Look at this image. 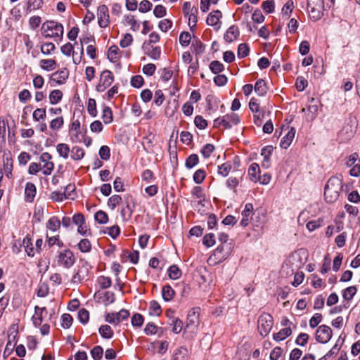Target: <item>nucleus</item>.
Segmentation results:
<instances>
[{
  "mask_svg": "<svg viewBox=\"0 0 360 360\" xmlns=\"http://www.w3.org/2000/svg\"><path fill=\"white\" fill-rule=\"evenodd\" d=\"M342 190V179L338 176H332L328 181L324 191L326 200L328 202H335Z\"/></svg>",
  "mask_w": 360,
  "mask_h": 360,
  "instance_id": "f257e3e1",
  "label": "nucleus"
},
{
  "mask_svg": "<svg viewBox=\"0 0 360 360\" xmlns=\"http://www.w3.org/2000/svg\"><path fill=\"white\" fill-rule=\"evenodd\" d=\"M41 31L45 37H62L63 26L55 21H47L42 25Z\"/></svg>",
  "mask_w": 360,
  "mask_h": 360,
  "instance_id": "f03ea898",
  "label": "nucleus"
},
{
  "mask_svg": "<svg viewBox=\"0 0 360 360\" xmlns=\"http://www.w3.org/2000/svg\"><path fill=\"white\" fill-rule=\"evenodd\" d=\"M307 10L311 20H319L325 11L323 0H307Z\"/></svg>",
  "mask_w": 360,
  "mask_h": 360,
  "instance_id": "7ed1b4c3",
  "label": "nucleus"
},
{
  "mask_svg": "<svg viewBox=\"0 0 360 360\" xmlns=\"http://www.w3.org/2000/svg\"><path fill=\"white\" fill-rule=\"evenodd\" d=\"M91 269L90 264L84 259H80L77 266V271L72 276V282L79 283L88 276L89 270Z\"/></svg>",
  "mask_w": 360,
  "mask_h": 360,
  "instance_id": "20e7f679",
  "label": "nucleus"
},
{
  "mask_svg": "<svg viewBox=\"0 0 360 360\" xmlns=\"http://www.w3.org/2000/svg\"><path fill=\"white\" fill-rule=\"evenodd\" d=\"M56 261L59 266L70 269L75 263V257L71 250H64L57 255Z\"/></svg>",
  "mask_w": 360,
  "mask_h": 360,
  "instance_id": "39448f33",
  "label": "nucleus"
},
{
  "mask_svg": "<svg viewBox=\"0 0 360 360\" xmlns=\"http://www.w3.org/2000/svg\"><path fill=\"white\" fill-rule=\"evenodd\" d=\"M258 331L264 337L266 336L273 327V317L269 314H262L258 319Z\"/></svg>",
  "mask_w": 360,
  "mask_h": 360,
  "instance_id": "423d86ee",
  "label": "nucleus"
},
{
  "mask_svg": "<svg viewBox=\"0 0 360 360\" xmlns=\"http://www.w3.org/2000/svg\"><path fill=\"white\" fill-rule=\"evenodd\" d=\"M51 159L52 156L48 152L43 153L39 157L40 162L42 163L41 171L46 176L50 175L54 169V163Z\"/></svg>",
  "mask_w": 360,
  "mask_h": 360,
  "instance_id": "0eeeda50",
  "label": "nucleus"
},
{
  "mask_svg": "<svg viewBox=\"0 0 360 360\" xmlns=\"http://www.w3.org/2000/svg\"><path fill=\"white\" fill-rule=\"evenodd\" d=\"M114 78L110 70H104L100 76V81L96 86V90L99 92L104 91L113 82Z\"/></svg>",
  "mask_w": 360,
  "mask_h": 360,
  "instance_id": "6e6552de",
  "label": "nucleus"
},
{
  "mask_svg": "<svg viewBox=\"0 0 360 360\" xmlns=\"http://www.w3.org/2000/svg\"><path fill=\"white\" fill-rule=\"evenodd\" d=\"M129 316V312L126 309H122L117 313H108L105 315V320L109 323L117 325L126 320Z\"/></svg>",
  "mask_w": 360,
  "mask_h": 360,
  "instance_id": "1a4fd4ad",
  "label": "nucleus"
},
{
  "mask_svg": "<svg viewBox=\"0 0 360 360\" xmlns=\"http://www.w3.org/2000/svg\"><path fill=\"white\" fill-rule=\"evenodd\" d=\"M332 337V330L326 325L320 326L316 331V340L320 343L328 342Z\"/></svg>",
  "mask_w": 360,
  "mask_h": 360,
  "instance_id": "9d476101",
  "label": "nucleus"
},
{
  "mask_svg": "<svg viewBox=\"0 0 360 360\" xmlns=\"http://www.w3.org/2000/svg\"><path fill=\"white\" fill-rule=\"evenodd\" d=\"M199 325V308L192 309L188 314L186 328L193 332L197 329Z\"/></svg>",
  "mask_w": 360,
  "mask_h": 360,
  "instance_id": "9b49d317",
  "label": "nucleus"
},
{
  "mask_svg": "<svg viewBox=\"0 0 360 360\" xmlns=\"http://www.w3.org/2000/svg\"><path fill=\"white\" fill-rule=\"evenodd\" d=\"M98 22L101 27H106L110 22L108 8L105 5H101L98 8Z\"/></svg>",
  "mask_w": 360,
  "mask_h": 360,
  "instance_id": "f8f14e48",
  "label": "nucleus"
},
{
  "mask_svg": "<svg viewBox=\"0 0 360 360\" xmlns=\"http://www.w3.org/2000/svg\"><path fill=\"white\" fill-rule=\"evenodd\" d=\"M221 122H223V127L229 129L240 123V117L236 113L231 112L222 116Z\"/></svg>",
  "mask_w": 360,
  "mask_h": 360,
  "instance_id": "ddd939ff",
  "label": "nucleus"
},
{
  "mask_svg": "<svg viewBox=\"0 0 360 360\" xmlns=\"http://www.w3.org/2000/svg\"><path fill=\"white\" fill-rule=\"evenodd\" d=\"M222 18V13L219 10H216L211 12L207 18V24L210 26L214 27L216 30L220 29L221 25H219L220 23V19Z\"/></svg>",
  "mask_w": 360,
  "mask_h": 360,
  "instance_id": "4468645a",
  "label": "nucleus"
},
{
  "mask_svg": "<svg viewBox=\"0 0 360 360\" xmlns=\"http://www.w3.org/2000/svg\"><path fill=\"white\" fill-rule=\"evenodd\" d=\"M46 314V307H39L38 306L34 307V314L32 316V320L36 327L41 326L43 319Z\"/></svg>",
  "mask_w": 360,
  "mask_h": 360,
  "instance_id": "2eb2a0df",
  "label": "nucleus"
},
{
  "mask_svg": "<svg viewBox=\"0 0 360 360\" xmlns=\"http://www.w3.org/2000/svg\"><path fill=\"white\" fill-rule=\"evenodd\" d=\"M240 35V31L237 26L236 25H231L229 29L226 30L224 39V40L228 42L231 43L234 41L238 39V37Z\"/></svg>",
  "mask_w": 360,
  "mask_h": 360,
  "instance_id": "dca6fc26",
  "label": "nucleus"
},
{
  "mask_svg": "<svg viewBox=\"0 0 360 360\" xmlns=\"http://www.w3.org/2000/svg\"><path fill=\"white\" fill-rule=\"evenodd\" d=\"M295 129L294 127H291L288 133L282 138L280 143V146L282 148L287 149L290 146L295 138Z\"/></svg>",
  "mask_w": 360,
  "mask_h": 360,
  "instance_id": "f3484780",
  "label": "nucleus"
},
{
  "mask_svg": "<svg viewBox=\"0 0 360 360\" xmlns=\"http://www.w3.org/2000/svg\"><path fill=\"white\" fill-rule=\"evenodd\" d=\"M20 245L22 247L29 257H33L35 254V250L33 247L32 240L29 236L25 237L22 243H19Z\"/></svg>",
  "mask_w": 360,
  "mask_h": 360,
  "instance_id": "a211bd4d",
  "label": "nucleus"
},
{
  "mask_svg": "<svg viewBox=\"0 0 360 360\" xmlns=\"http://www.w3.org/2000/svg\"><path fill=\"white\" fill-rule=\"evenodd\" d=\"M254 210L253 205L251 203H248L245 206L244 210L242 212V219L240 221L241 226L245 227L248 225L250 221V216Z\"/></svg>",
  "mask_w": 360,
  "mask_h": 360,
  "instance_id": "6ab92c4d",
  "label": "nucleus"
},
{
  "mask_svg": "<svg viewBox=\"0 0 360 360\" xmlns=\"http://www.w3.org/2000/svg\"><path fill=\"white\" fill-rule=\"evenodd\" d=\"M37 189L34 184L28 182L26 184L25 189V198L27 202H32L36 195Z\"/></svg>",
  "mask_w": 360,
  "mask_h": 360,
  "instance_id": "aec40b11",
  "label": "nucleus"
},
{
  "mask_svg": "<svg viewBox=\"0 0 360 360\" xmlns=\"http://www.w3.org/2000/svg\"><path fill=\"white\" fill-rule=\"evenodd\" d=\"M259 172H260V169L257 164L252 163V165H250V166L248 169V175H249L251 181H252L254 182H257V181H259L260 179V177L259 175Z\"/></svg>",
  "mask_w": 360,
  "mask_h": 360,
  "instance_id": "412c9836",
  "label": "nucleus"
},
{
  "mask_svg": "<svg viewBox=\"0 0 360 360\" xmlns=\"http://www.w3.org/2000/svg\"><path fill=\"white\" fill-rule=\"evenodd\" d=\"M255 91L259 96H263L267 92V86L264 80L262 79H258L255 85Z\"/></svg>",
  "mask_w": 360,
  "mask_h": 360,
  "instance_id": "4be33fe9",
  "label": "nucleus"
},
{
  "mask_svg": "<svg viewBox=\"0 0 360 360\" xmlns=\"http://www.w3.org/2000/svg\"><path fill=\"white\" fill-rule=\"evenodd\" d=\"M292 333V330L290 327H286L280 330V331L277 333L274 334V340L279 342L283 340L286 338L289 337Z\"/></svg>",
  "mask_w": 360,
  "mask_h": 360,
  "instance_id": "5701e85b",
  "label": "nucleus"
},
{
  "mask_svg": "<svg viewBox=\"0 0 360 360\" xmlns=\"http://www.w3.org/2000/svg\"><path fill=\"white\" fill-rule=\"evenodd\" d=\"M56 150L60 157L63 159H67L69 156V153H70V149L68 144L66 143H58L56 146Z\"/></svg>",
  "mask_w": 360,
  "mask_h": 360,
  "instance_id": "b1692460",
  "label": "nucleus"
},
{
  "mask_svg": "<svg viewBox=\"0 0 360 360\" xmlns=\"http://www.w3.org/2000/svg\"><path fill=\"white\" fill-rule=\"evenodd\" d=\"M175 295L174 290L169 285H165L162 290V298L166 301H171Z\"/></svg>",
  "mask_w": 360,
  "mask_h": 360,
  "instance_id": "393cba45",
  "label": "nucleus"
},
{
  "mask_svg": "<svg viewBox=\"0 0 360 360\" xmlns=\"http://www.w3.org/2000/svg\"><path fill=\"white\" fill-rule=\"evenodd\" d=\"M71 158L74 160H80L84 156V150L78 146H74L71 150Z\"/></svg>",
  "mask_w": 360,
  "mask_h": 360,
  "instance_id": "a878e982",
  "label": "nucleus"
},
{
  "mask_svg": "<svg viewBox=\"0 0 360 360\" xmlns=\"http://www.w3.org/2000/svg\"><path fill=\"white\" fill-rule=\"evenodd\" d=\"M63 97V93L59 89L53 90L49 94L50 103L52 105L57 104L60 101Z\"/></svg>",
  "mask_w": 360,
  "mask_h": 360,
  "instance_id": "bb28decb",
  "label": "nucleus"
},
{
  "mask_svg": "<svg viewBox=\"0 0 360 360\" xmlns=\"http://www.w3.org/2000/svg\"><path fill=\"white\" fill-rule=\"evenodd\" d=\"M42 0H28L26 5V11L30 13L41 7Z\"/></svg>",
  "mask_w": 360,
  "mask_h": 360,
  "instance_id": "cd10ccee",
  "label": "nucleus"
},
{
  "mask_svg": "<svg viewBox=\"0 0 360 360\" xmlns=\"http://www.w3.org/2000/svg\"><path fill=\"white\" fill-rule=\"evenodd\" d=\"M13 160L11 157H6L4 160V168L6 173V176L10 178L12 176L13 170Z\"/></svg>",
  "mask_w": 360,
  "mask_h": 360,
  "instance_id": "c85d7f7f",
  "label": "nucleus"
},
{
  "mask_svg": "<svg viewBox=\"0 0 360 360\" xmlns=\"http://www.w3.org/2000/svg\"><path fill=\"white\" fill-rule=\"evenodd\" d=\"M60 226V221L57 217H51L46 224L48 229L52 231H57Z\"/></svg>",
  "mask_w": 360,
  "mask_h": 360,
  "instance_id": "c756f323",
  "label": "nucleus"
},
{
  "mask_svg": "<svg viewBox=\"0 0 360 360\" xmlns=\"http://www.w3.org/2000/svg\"><path fill=\"white\" fill-rule=\"evenodd\" d=\"M120 57V49L115 46H111L108 51V58L110 61L115 62Z\"/></svg>",
  "mask_w": 360,
  "mask_h": 360,
  "instance_id": "7c9ffc66",
  "label": "nucleus"
},
{
  "mask_svg": "<svg viewBox=\"0 0 360 360\" xmlns=\"http://www.w3.org/2000/svg\"><path fill=\"white\" fill-rule=\"evenodd\" d=\"M99 333L103 338L105 339H110L113 335V331L111 327L108 325H102L99 328Z\"/></svg>",
  "mask_w": 360,
  "mask_h": 360,
  "instance_id": "2f4dec72",
  "label": "nucleus"
},
{
  "mask_svg": "<svg viewBox=\"0 0 360 360\" xmlns=\"http://www.w3.org/2000/svg\"><path fill=\"white\" fill-rule=\"evenodd\" d=\"M56 65V62L52 59H42L40 61V66L41 68L51 71L55 69Z\"/></svg>",
  "mask_w": 360,
  "mask_h": 360,
  "instance_id": "473e14b6",
  "label": "nucleus"
},
{
  "mask_svg": "<svg viewBox=\"0 0 360 360\" xmlns=\"http://www.w3.org/2000/svg\"><path fill=\"white\" fill-rule=\"evenodd\" d=\"M168 275L171 279L176 280L181 276V271L176 265H172L168 269Z\"/></svg>",
  "mask_w": 360,
  "mask_h": 360,
  "instance_id": "72a5a7b5",
  "label": "nucleus"
},
{
  "mask_svg": "<svg viewBox=\"0 0 360 360\" xmlns=\"http://www.w3.org/2000/svg\"><path fill=\"white\" fill-rule=\"evenodd\" d=\"M102 119L105 124H110L113 120L112 112L109 107H104L102 112Z\"/></svg>",
  "mask_w": 360,
  "mask_h": 360,
  "instance_id": "f704fd0d",
  "label": "nucleus"
},
{
  "mask_svg": "<svg viewBox=\"0 0 360 360\" xmlns=\"http://www.w3.org/2000/svg\"><path fill=\"white\" fill-rule=\"evenodd\" d=\"M231 169V165L230 162H225V163L218 166L217 173L219 175L222 176L223 177H225L229 175Z\"/></svg>",
  "mask_w": 360,
  "mask_h": 360,
  "instance_id": "c9c22d12",
  "label": "nucleus"
},
{
  "mask_svg": "<svg viewBox=\"0 0 360 360\" xmlns=\"http://www.w3.org/2000/svg\"><path fill=\"white\" fill-rule=\"evenodd\" d=\"M64 124V120L63 117H58L52 120L50 122V128L53 131H58Z\"/></svg>",
  "mask_w": 360,
  "mask_h": 360,
  "instance_id": "e433bc0d",
  "label": "nucleus"
},
{
  "mask_svg": "<svg viewBox=\"0 0 360 360\" xmlns=\"http://www.w3.org/2000/svg\"><path fill=\"white\" fill-rule=\"evenodd\" d=\"M249 52L250 49L247 44L243 43L238 45L237 54L239 58L246 57L249 54Z\"/></svg>",
  "mask_w": 360,
  "mask_h": 360,
  "instance_id": "4c0bfd02",
  "label": "nucleus"
},
{
  "mask_svg": "<svg viewBox=\"0 0 360 360\" xmlns=\"http://www.w3.org/2000/svg\"><path fill=\"white\" fill-rule=\"evenodd\" d=\"M122 202V198L119 195H112L108 200V205L111 210H114Z\"/></svg>",
  "mask_w": 360,
  "mask_h": 360,
  "instance_id": "58836bf2",
  "label": "nucleus"
},
{
  "mask_svg": "<svg viewBox=\"0 0 360 360\" xmlns=\"http://www.w3.org/2000/svg\"><path fill=\"white\" fill-rule=\"evenodd\" d=\"M77 246L82 252H89L91 249V243L88 239H82Z\"/></svg>",
  "mask_w": 360,
  "mask_h": 360,
  "instance_id": "ea45409f",
  "label": "nucleus"
},
{
  "mask_svg": "<svg viewBox=\"0 0 360 360\" xmlns=\"http://www.w3.org/2000/svg\"><path fill=\"white\" fill-rule=\"evenodd\" d=\"M224 68V65L218 60H214L210 65V69L214 74L221 72Z\"/></svg>",
  "mask_w": 360,
  "mask_h": 360,
  "instance_id": "a19ab883",
  "label": "nucleus"
},
{
  "mask_svg": "<svg viewBox=\"0 0 360 360\" xmlns=\"http://www.w3.org/2000/svg\"><path fill=\"white\" fill-rule=\"evenodd\" d=\"M98 283L102 289H106L111 286L112 281L109 277L101 276L98 278Z\"/></svg>",
  "mask_w": 360,
  "mask_h": 360,
  "instance_id": "79ce46f5",
  "label": "nucleus"
},
{
  "mask_svg": "<svg viewBox=\"0 0 360 360\" xmlns=\"http://www.w3.org/2000/svg\"><path fill=\"white\" fill-rule=\"evenodd\" d=\"M53 76L56 77L53 79H57L58 84H62L68 77V71L64 69L60 72H55Z\"/></svg>",
  "mask_w": 360,
  "mask_h": 360,
  "instance_id": "37998d69",
  "label": "nucleus"
},
{
  "mask_svg": "<svg viewBox=\"0 0 360 360\" xmlns=\"http://www.w3.org/2000/svg\"><path fill=\"white\" fill-rule=\"evenodd\" d=\"M199 159L196 154H192L186 160V167L188 169L193 168L198 164Z\"/></svg>",
  "mask_w": 360,
  "mask_h": 360,
  "instance_id": "c03bdc74",
  "label": "nucleus"
},
{
  "mask_svg": "<svg viewBox=\"0 0 360 360\" xmlns=\"http://www.w3.org/2000/svg\"><path fill=\"white\" fill-rule=\"evenodd\" d=\"M356 288L355 286H350L347 288L342 294L344 299L351 300L354 295L356 293Z\"/></svg>",
  "mask_w": 360,
  "mask_h": 360,
  "instance_id": "a18cd8bd",
  "label": "nucleus"
},
{
  "mask_svg": "<svg viewBox=\"0 0 360 360\" xmlns=\"http://www.w3.org/2000/svg\"><path fill=\"white\" fill-rule=\"evenodd\" d=\"M191 35L188 32H183L179 36V42L183 46H187L190 44Z\"/></svg>",
  "mask_w": 360,
  "mask_h": 360,
  "instance_id": "49530a36",
  "label": "nucleus"
},
{
  "mask_svg": "<svg viewBox=\"0 0 360 360\" xmlns=\"http://www.w3.org/2000/svg\"><path fill=\"white\" fill-rule=\"evenodd\" d=\"M87 111L92 116L96 117L97 115L96 103L95 99L89 98L87 103Z\"/></svg>",
  "mask_w": 360,
  "mask_h": 360,
  "instance_id": "de8ad7c7",
  "label": "nucleus"
},
{
  "mask_svg": "<svg viewBox=\"0 0 360 360\" xmlns=\"http://www.w3.org/2000/svg\"><path fill=\"white\" fill-rule=\"evenodd\" d=\"M103 354V349L101 346H95L91 351V354L94 360H101Z\"/></svg>",
  "mask_w": 360,
  "mask_h": 360,
  "instance_id": "09e8293b",
  "label": "nucleus"
},
{
  "mask_svg": "<svg viewBox=\"0 0 360 360\" xmlns=\"http://www.w3.org/2000/svg\"><path fill=\"white\" fill-rule=\"evenodd\" d=\"M161 311L160 305L156 301H152L149 306V314L150 315H160Z\"/></svg>",
  "mask_w": 360,
  "mask_h": 360,
  "instance_id": "8fccbe9b",
  "label": "nucleus"
},
{
  "mask_svg": "<svg viewBox=\"0 0 360 360\" xmlns=\"http://www.w3.org/2000/svg\"><path fill=\"white\" fill-rule=\"evenodd\" d=\"M46 115L45 108H37L32 115L33 119L35 121H39L41 120H45Z\"/></svg>",
  "mask_w": 360,
  "mask_h": 360,
  "instance_id": "3c124183",
  "label": "nucleus"
},
{
  "mask_svg": "<svg viewBox=\"0 0 360 360\" xmlns=\"http://www.w3.org/2000/svg\"><path fill=\"white\" fill-rule=\"evenodd\" d=\"M205 172L202 169H198L193 174V181L198 184H200L202 183L205 178Z\"/></svg>",
  "mask_w": 360,
  "mask_h": 360,
  "instance_id": "603ef678",
  "label": "nucleus"
},
{
  "mask_svg": "<svg viewBox=\"0 0 360 360\" xmlns=\"http://www.w3.org/2000/svg\"><path fill=\"white\" fill-rule=\"evenodd\" d=\"M172 331L176 333V334H178L179 333L182 329H183V322L182 321H181L179 318H174L172 319Z\"/></svg>",
  "mask_w": 360,
  "mask_h": 360,
  "instance_id": "864d4df0",
  "label": "nucleus"
},
{
  "mask_svg": "<svg viewBox=\"0 0 360 360\" xmlns=\"http://www.w3.org/2000/svg\"><path fill=\"white\" fill-rule=\"evenodd\" d=\"M214 146L212 144L207 143L202 147L200 153L205 158H208L214 151Z\"/></svg>",
  "mask_w": 360,
  "mask_h": 360,
  "instance_id": "5fc2aeb1",
  "label": "nucleus"
},
{
  "mask_svg": "<svg viewBox=\"0 0 360 360\" xmlns=\"http://www.w3.org/2000/svg\"><path fill=\"white\" fill-rule=\"evenodd\" d=\"M99 156L102 160H108L110 157V148L107 146H103L99 149Z\"/></svg>",
  "mask_w": 360,
  "mask_h": 360,
  "instance_id": "6e6d98bb",
  "label": "nucleus"
},
{
  "mask_svg": "<svg viewBox=\"0 0 360 360\" xmlns=\"http://www.w3.org/2000/svg\"><path fill=\"white\" fill-rule=\"evenodd\" d=\"M125 21L128 25H131V27L133 31H136L139 30V25L135 20L134 15H127L125 17Z\"/></svg>",
  "mask_w": 360,
  "mask_h": 360,
  "instance_id": "4d7b16f0",
  "label": "nucleus"
},
{
  "mask_svg": "<svg viewBox=\"0 0 360 360\" xmlns=\"http://www.w3.org/2000/svg\"><path fill=\"white\" fill-rule=\"evenodd\" d=\"M95 219L99 224H105L108 220L107 214L103 211H98L95 214Z\"/></svg>",
  "mask_w": 360,
  "mask_h": 360,
  "instance_id": "13d9d810",
  "label": "nucleus"
},
{
  "mask_svg": "<svg viewBox=\"0 0 360 360\" xmlns=\"http://www.w3.org/2000/svg\"><path fill=\"white\" fill-rule=\"evenodd\" d=\"M307 80L303 77H298L296 79V88L299 91H302L307 86Z\"/></svg>",
  "mask_w": 360,
  "mask_h": 360,
  "instance_id": "bf43d9fd",
  "label": "nucleus"
},
{
  "mask_svg": "<svg viewBox=\"0 0 360 360\" xmlns=\"http://www.w3.org/2000/svg\"><path fill=\"white\" fill-rule=\"evenodd\" d=\"M132 212L133 209L127 203L126 207L121 210V216L124 220H128L131 218Z\"/></svg>",
  "mask_w": 360,
  "mask_h": 360,
  "instance_id": "052dcab7",
  "label": "nucleus"
},
{
  "mask_svg": "<svg viewBox=\"0 0 360 360\" xmlns=\"http://www.w3.org/2000/svg\"><path fill=\"white\" fill-rule=\"evenodd\" d=\"M172 26V22L169 19H163L159 22V28L161 31L166 32Z\"/></svg>",
  "mask_w": 360,
  "mask_h": 360,
  "instance_id": "680f3d73",
  "label": "nucleus"
},
{
  "mask_svg": "<svg viewBox=\"0 0 360 360\" xmlns=\"http://www.w3.org/2000/svg\"><path fill=\"white\" fill-rule=\"evenodd\" d=\"M72 317L69 314H64L62 316L61 326L64 328H68L72 323Z\"/></svg>",
  "mask_w": 360,
  "mask_h": 360,
  "instance_id": "e2e57ef3",
  "label": "nucleus"
},
{
  "mask_svg": "<svg viewBox=\"0 0 360 360\" xmlns=\"http://www.w3.org/2000/svg\"><path fill=\"white\" fill-rule=\"evenodd\" d=\"M194 122L195 126L200 129H204L207 126V121L200 115L195 117Z\"/></svg>",
  "mask_w": 360,
  "mask_h": 360,
  "instance_id": "0e129e2a",
  "label": "nucleus"
},
{
  "mask_svg": "<svg viewBox=\"0 0 360 360\" xmlns=\"http://www.w3.org/2000/svg\"><path fill=\"white\" fill-rule=\"evenodd\" d=\"M215 243V236L213 233L206 234L203 238V244L207 247H212Z\"/></svg>",
  "mask_w": 360,
  "mask_h": 360,
  "instance_id": "69168bd1",
  "label": "nucleus"
},
{
  "mask_svg": "<svg viewBox=\"0 0 360 360\" xmlns=\"http://www.w3.org/2000/svg\"><path fill=\"white\" fill-rule=\"evenodd\" d=\"M89 311L85 309H82L78 312V319L82 323H86L89 321Z\"/></svg>",
  "mask_w": 360,
  "mask_h": 360,
  "instance_id": "338daca9",
  "label": "nucleus"
},
{
  "mask_svg": "<svg viewBox=\"0 0 360 360\" xmlns=\"http://www.w3.org/2000/svg\"><path fill=\"white\" fill-rule=\"evenodd\" d=\"M55 49V45L51 43H45L41 46V51L45 55H49Z\"/></svg>",
  "mask_w": 360,
  "mask_h": 360,
  "instance_id": "774afa93",
  "label": "nucleus"
}]
</instances>
